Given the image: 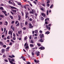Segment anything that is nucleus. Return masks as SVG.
<instances>
[{
    "label": "nucleus",
    "instance_id": "nucleus-1",
    "mask_svg": "<svg viewBox=\"0 0 64 64\" xmlns=\"http://www.w3.org/2000/svg\"><path fill=\"white\" fill-rule=\"evenodd\" d=\"M24 47L26 48V49H28L29 48L28 44H27V43H26L24 44Z\"/></svg>",
    "mask_w": 64,
    "mask_h": 64
},
{
    "label": "nucleus",
    "instance_id": "nucleus-63",
    "mask_svg": "<svg viewBox=\"0 0 64 64\" xmlns=\"http://www.w3.org/2000/svg\"><path fill=\"white\" fill-rule=\"evenodd\" d=\"M4 60L6 62H8V60Z\"/></svg>",
    "mask_w": 64,
    "mask_h": 64
},
{
    "label": "nucleus",
    "instance_id": "nucleus-23",
    "mask_svg": "<svg viewBox=\"0 0 64 64\" xmlns=\"http://www.w3.org/2000/svg\"><path fill=\"white\" fill-rule=\"evenodd\" d=\"M53 4H52L50 7V8L51 9H52V8H53Z\"/></svg>",
    "mask_w": 64,
    "mask_h": 64
},
{
    "label": "nucleus",
    "instance_id": "nucleus-24",
    "mask_svg": "<svg viewBox=\"0 0 64 64\" xmlns=\"http://www.w3.org/2000/svg\"><path fill=\"white\" fill-rule=\"evenodd\" d=\"M37 44L38 46H41V44L40 43H38Z\"/></svg>",
    "mask_w": 64,
    "mask_h": 64
},
{
    "label": "nucleus",
    "instance_id": "nucleus-50",
    "mask_svg": "<svg viewBox=\"0 0 64 64\" xmlns=\"http://www.w3.org/2000/svg\"><path fill=\"white\" fill-rule=\"evenodd\" d=\"M23 30H26V28H25V27H24L23 28Z\"/></svg>",
    "mask_w": 64,
    "mask_h": 64
},
{
    "label": "nucleus",
    "instance_id": "nucleus-12",
    "mask_svg": "<svg viewBox=\"0 0 64 64\" xmlns=\"http://www.w3.org/2000/svg\"><path fill=\"white\" fill-rule=\"evenodd\" d=\"M4 25L7 26L8 25V22L7 21H6V22H4Z\"/></svg>",
    "mask_w": 64,
    "mask_h": 64
},
{
    "label": "nucleus",
    "instance_id": "nucleus-29",
    "mask_svg": "<svg viewBox=\"0 0 64 64\" xmlns=\"http://www.w3.org/2000/svg\"><path fill=\"white\" fill-rule=\"evenodd\" d=\"M38 30H36L35 31V33H36V34H37L38 33Z\"/></svg>",
    "mask_w": 64,
    "mask_h": 64
},
{
    "label": "nucleus",
    "instance_id": "nucleus-27",
    "mask_svg": "<svg viewBox=\"0 0 64 64\" xmlns=\"http://www.w3.org/2000/svg\"><path fill=\"white\" fill-rule=\"evenodd\" d=\"M30 42H31V43H32V44L34 43V41H33V40H31Z\"/></svg>",
    "mask_w": 64,
    "mask_h": 64
},
{
    "label": "nucleus",
    "instance_id": "nucleus-62",
    "mask_svg": "<svg viewBox=\"0 0 64 64\" xmlns=\"http://www.w3.org/2000/svg\"><path fill=\"white\" fill-rule=\"evenodd\" d=\"M13 36H14V37H15V34H13Z\"/></svg>",
    "mask_w": 64,
    "mask_h": 64
},
{
    "label": "nucleus",
    "instance_id": "nucleus-49",
    "mask_svg": "<svg viewBox=\"0 0 64 64\" xmlns=\"http://www.w3.org/2000/svg\"><path fill=\"white\" fill-rule=\"evenodd\" d=\"M29 38L30 39H32V36H31V35H30V36Z\"/></svg>",
    "mask_w": 64,
    "mask_h": 64
},
{
    "label": "nucleus",
    "instance_id": "nucleus-42",
    "mask_svg": "<svg viewBox=\"0 0 64 64\" xmlns=\"http://www.w3.org/2000/svg\"><path fill=\"white\" fill-rule=\"evenodd\" d=\"M32 56H34V53L33 52H32Z\"/></svg>",
    "mask_w": 64,
    "mask_h": 64
},
{
    "label": "nucleus",
    "instance_id": "nucleus-32",
    "mask_svg": "<svg viewBox=\"0 0 64 64\" xmlns=\"http://www.w3.org/2000/svg\"><path fill=\"white\" fill-rule=\"evenodd\" d=\"M11 59L10 58H8V60H9V62H10V61H11Z\"/></svg>",
    "mask_w": 64,
    "mask_h": 64
},
{
    "label": "nucleus",
    "instance_id": "nucleus-2",
    "mask_svg": "<svg viewBox=\"0 0 64 64\" xmlns=\"http://www.w3.org/2000/svg\"><path fill=\"white\" fill-rule=\"evenodd\" d=\"M29 14V13H28V12H26V19L28 17V18H29V17H28V15Z\"/></svg>",
    "mask_w": 64,
    "mask_h": 64
},
{
    "label": "nucleus",
    "instance_id": "nucleus-18",
    "mask_svg": "<svg viewBox=\"0 0 64 64\" xmlns=\"http://www.w3.org/2000/svg\"><path fill=\"white\" fill-rule=\"evenodd\" d=\"M12 11L13 13H15L17 12V10H12Z\"/></svg>",
    "mask_w": 64,
    "mask_h": 64
},
{
    "label": "nucleus",
    "instance_id": "nucleus-22",
    "mask_svg": "<svg viewBox=\"0 0 64 64\" xmlns=\"http://www.w3.org/2000/svg\"><path fill=\"white\" fill-rule=\"evenodd\" d=\"M40 19L42 20H43L44 19V18L42 16H41L40 17Z\"/></svg>",
    "mask_w": 64,
    "mask_h": 64
},
{
    "label": "nucleus",
    "instance_id": "nucleus-45",
    "mask_svg": "<svg viewBox=\"0 0 64 64\" xmlns=\"http://www.w3.org/2000/svg\"><path fill=\"white\" fill-rule=\"evenodd\" d=\"M9 48H10V47L8 46L6 48V49L7 50H9Z\"/></svg>",
    "mask_w": 64,
    "mask_h": 64
},
{
    "label": "nucleus",
    "instance_id": "nucleus-30",
    "mask_svg": "<svg viewBox=\"0 0 64 64\" xmlns=\"http://www.w3.org/2000/svg\"><path fill=\"white\" fill-rule=\"evenodd\" d=\"M13 43H15V41H14L12 39L10 40Z\"/></svg>",
    "mask_w": 64,
    "mask_h": 64
},
{
    "label": "nucleus",
    "instance_id": "nucleus-11",
    "mask_svg": "<svg viewBox=\"0 0 64 64\" xmlns=\"http://www.w3.org/2000/svg\"><path fill=\"white\" fill-rule=\"evenodd\" d=\"M2 52V53H4L5 52V50L4 49H2L1 50Z\"/></svg>",
    "mask_w": 64,
    "mask_h": 64
},
{
    "label": "nucleus",
    "instance_id": "nucleus-44",
    "mask_svg": "<svg viewBox=\"0 0 64 64\" xmlns=\"http://www.w3.org/2000/svg\"><path fill=\"white\" fill-rule=\"evenodd\" d=\"M26 6H24V8H25V9H26Z\"/></svg>",
    "mask_w": 64,
    "mask_h": 64
},
{
    "label": "nucleus",
    "instance_id": "nucleus-28",
    "mask_svg": "<svg viewBox=\"0 0 64 64\" xmlns=\"http://www.w3.org/2000/svg\"><path fill=\"white\" fill-rule=\"evenodd\" d=\"M12 39L13 40H16V37H13Z\"/></svg>",
    "mask_w": 64,
    "mask_h": 64
},
{
    "label": "nucleus",
    "instance_id": "nucleus-17",
    "mask_svg": "<svg viewBox=\"0 0 64 64\" xmlns=\"http://www.w3.org/2000/svg\"><path fill=\"white\" fill-rule=\"evenodd\" d=\"M30 47H34V44H30Z\"/></svg>",
    "mask_w": 64,
    "mask_h": 64
},
{
    "label": "nucleus",
    "instance_id": "nucleus-46",
    "mask_svg": "<svg viewBox=\"0 0 64 64\" xmlns=\"http://www.w3.org/2000/svg\"><path fill=\"white\" fill-rule=\"evenodd\" d=\"M14 22H15V21H13L11 23L12 24H14Z\"/></svg>",
    "mask_w": 64,
    "mask_h": 64
},
{
    "label": "nucleus",
    "instance_id": "nucleus-21",
    "mask_svg": "<svg viewBox=\"0 0 64 64\" xmlns=\"http://www.w3.org/2000/svg\"><path fill=\"white\" fill-rule=\"evenodd\" d=\"M20 25V24L19 22H18L16 25V26L17 27H18V26H19Z\"/></svg>",
    "mask_w": 64,
    "mask_h": 64
},
{
    "label": "nucleus",
    "instance_id": "nucleus-52",
    "mask_svg": "<svg viewBox=\"0 0 64 64\" xmlns=\"http://www.w3.org/2000/svg\"><path fill=\"white\" fill-rule=\"evenodd\" d=\"M4 37H5V35H2V38H4Z\"/></svg>",
    "mask_w": 64,
    "mask_h": 64
},
{
    "label": "nucleus",
    "instance_id": "nucleus-10",
    "mask_svg": "<svg viewBox=\"0 0 64 64\" xmlns=\"http://www.w3.org/2000/svg\"><path fill=\"white\" fill-rule=\"evenodd\" d=\"M2 13H4V14H6V13H7V12H6V11L5 10H4V11L2 10Z\"/></svg>",
    "mask_w": 64,
    "mask_h": 64
},
{
    "label": "nucleus",
    "instance_id": "nucleus-39",
    "mask_svg": "<svg viewBox=\"0 0 64 64\" xmlns=\"http://www.w3.org/2000/svg\"><path fill=\"white\" fill-rule=\"evenodd\" d=\"M21 13L22 14V16H24V13H23V12H21Z\"/></svg>",
    "mask_w": 64,
    "mask_h": 64
},
{
    "label": "nucleus",
    "instance_id": "nucleus-7",
    "mask_svg": "<svg viewBox=\"0 0 64 64\" xmlns=\"http://www.w3.org/2000/svg\"><path fill=\"white\" fill-rule=\"evenodd\" d=\"M18 20H19V21H21V16L20 15H18Z\"/></svg>",
    "mask_w": 64,
    "mask_h": 64
},
{
    "label": "nucleus",
    "instance_id": "nucleus-13",
    "mask_svg": "<svg viewBox=\"0 0 64 64\" xmlns=\"http://www.w3.org/2000/svg\"><path fill=\"white\" fill-rule=\"evenodd\" d=\"M3 43L2 42H0V46H3Z\"/></svg>",
    "mask_w": 64,
    "mask_h": 64
},
{
    "label": "nucleus",
    "instance_id": "nucleus-48",
    "mask_svg": "<svg viewBox=\"0 0 64 64\" xmlns=\"http://www.w3.org/2000/svg\"><path fill=\"white\" fill-rule=\"evenodd\" d=\"M33 2L34 3V4H36V5L37 4V3H36V2L35 1H34Z\"/></svg>",
    "mask_w": 64,
    "mask_h": 64
},
{
    "label": "nucleus",
    "instance_id": "nucleus-6",
    "mask_svg": "<svg viewBox=\"0 0 64 64\" xmlns=\"http://www.w3.org/2000/svg\"><path fill=\"white\" fill-rule=\"evenodd\" d=\"M36 54L37 56H40V52H36Z\"/></svg>",
    "mask_w": 64,
    "mask_h": 64
},
{
    "label": "nucleus",
    "instance_id": "nucleus-5",
    "mask_svg": "<svg viewBox=\"0 0 64 64\" xmlns=\"http://www.w3.org/2000/svg\"><path fill=\"white\" fill-rule=\"evenodd\" d=\"M39 49H40V50H44L45 49V47L43 46L39 48Z\"/></svg>",
    "mask_w": 64,
    "mask_h": 64
},
{
    "label": "nucleus",
    "instance_id": "nucleus-61",
    "mask_svg": "<svg viewBox=\"0 0 64 64\" xmlns=\"http://www.w3.org/2000/svg\"><path fill=\"white\" fill-rule=\"evenodd\" d=\"M12 61H14V59H12L11 60Z\"/></svg>",
    "mask_w": 64,
    "mask_h": 64
},
{
    "label": "nucleus",
    "instance_id": "nucleus-31",
    "mask_svg": "<svg viewBox=\"0 0 64 64\" xmlns=\"http://www.w3.org/2000/svg\"><path fill=\"white\" fill-rule=\"evenodd\" d=\"M12 33V32H11V31H10L8 32V34H10Z\"/></svg>",
    "mask_w": 64,
    "mask_h": 64
},
{
    "label": "nucleus",
    "instance_id": "nucleus-54",
    "mask_svg": "<svg viewBox=\"0 0 64 64\" xmlns=\"http://www.w3.org/2000/svg\"><path fill=\"white\" fill-rule=\"evenodd\" d=\"M18 5H20V6H21V4L19 3H18L17 4Z\"/></svg>",
    "mask_w": 64,
    "mask_h": 64
},
{
    "label": "nucleus",
    "instance_id": "nucleus-16",
    "mask_svg": "<svg viewBox=\"0 0 64 64\" xmlns=\"http://www.w3.org/2000/svg\"><path fill=\"white\" fill-rule=\"evenodd\" d=\"M10 17L11 18L12 20L13 19V16H11V15L10 16Z\"/></svg>",
    "mask_w": 64,
    "mask_h": 64
},
{
    "label": "nucleus",
    "instance_id": "nucleus-47",
    "mask_svg": "<svg viewBox=\"0 0 64 64\" xmlns=\"http://www.w3.org/2000/svg\"><path fill=\"white\" fill-rule=\"evenodd\" d=\"M18 22V20H17L15 22V24H17V23Z\"/></svg>",
    "mask_w": 64,
    "mask_h": 64
},
{
    "label": "nucleus",
    "instance_id": "nucleus-59",
    "mask_svg": "<svg viewBox=\"0 0 64 64\" xmlns=\"http://www.w3.org/2000/svg\"><path fill=\"white\" fill-rule=\"evenodd\" d=\"M10 38H9V36H8L7 37V39H9Z\"/></svg>",
    "mask_w": 64,
    "mask_h": 64
},
{
    "label": "nucleus",
    "instance_id": "nucleus-57",
    "mask_svg": "<svg viewBox=\"0 0 64 64\" xmlns=\"http://www.w3.org/2000/svg\"><path fill=\"white\" fill-rule=\"evenodd\" d=\"M46 13L47 14V15H48V10H47Z\"/></svg>",
    "mask_w": 64,
    "mask_h": 64
},
{
    "label": "nucleus",
    "instance_id": "nucleus-8",
    "mask_svg": "<svg viewBox=\"0 0 64 64\" xmlns=\"http://www.w3.org/2000/svg\"><path fill=\"white\" fill-rule=\"evenodd\" d=\"M46 29H48L49 30H50V27H48V25H46Z\"/></svg>",
    "mask_w": 64,
    "mask_h": 64
},
{
    "label": "nucleus",
    "instance_id": "nucleus-38",
    "mask_svg": "<svg viewBox=\"0 0 64 64\" xmlns=\"http://www.w3.org/2000/svg\"><path fill=\"white\" fill-rule=\"evenodd\" d=\"M28 24V22H25V25H27Z\"/></svg>",
    "mask_w": 64,
    "mask_h": 64
},
{
    "label": "nucleus",
    "instance_id": "nucleus-53",
    "mask_svg": "<svg viewBox=\"0 0 64 64\" xmlns=\"http://www.w3.org/2000/svg\"><path fill=\"white\" fill-rule=\"evenodd\" d=\"M29 20L30 21H32V19L31 18H30L29 19Z\"/></svg>",
    "mask_w": 64,
    "mask_h": 64
},
{
    "label": "nucleus",
    "instance_id": "nucleus-43",
    "mask_svg": "<svg viewBox=\"0 0 64 64\" xmlns=\"http://www.w3.org/2000/svg\"><path fill=\"white\" fill-rule=\"evenodd\" d=\"M45 24H46V25H47L48 24V23L47 22H45Z\"/></svg>",
    "mask_w": 64,
    "mask_h": 64
},
{
    "label": "nucleus",
    "instance_id": "nucleus-40",
    "mask_svg": "<svg viewBox=\"0 0 64 64\" xmlns=\"http://www.w3.org/2000/svg\"><path fill=\"white\" fill-rule=\"evenodd\" d=\"M27 36H26L24 37V39L25 40H26V39H27Z\"/></svg>",
    "mask_w": 64,
    "mask_h": 64
},
{
    "label": "nucleus",
    "instance_id": "nucleus-55",
    "mask_svg": "<svg viewBox=\"0 0 64 64\" xmlns=\"http://www.w3.org/2000/svg\"><path fill=\"white\" fill-rule=\"evenodd\" d=\"M3 58H5V57H6V56H5V55H3Z\"/></svg>",
    "mask_w": 64,
    "mask_h": 64
},
{
    "label": "nucleus",
    "instance_id": "nucleus-35",
    "mask_svg": "<svg viewBox=\"0 0 64 64\" xmlns=\"http://www.w3.org/2000/svg\"><path fill=\"white\" fill-rule=\"evenodd\" d=\"M50 3V0H48L46 2L47 4H49Z\"/></svg>",
    "mask_w": 64,
    "mask_h": 64
},
{
    "label": "nucleus",
    "instance_id": "nucleus-4",
    "mask_svg": "<svg viewBox=\"0 0 64 64\" xmlns=\"http://www.w3.org/2000/svg\"><path fill=\"white\" fill-rule=\"evenodd\" d=\"M29 28H30L31 29L32 28H33V26H32V24H31V23L29 24Z\"/></svg>",
    "mask_w": 64,
    "mask_h": 64
},
{
    "label": "nucleus",
    "instance_id": "nucleus-60",
    "mask_svg": "<svg viewBox=\"0 0 64 64\" xmlns=\"http://www.w3.org/2000/svg\"><path fill=\"white\" fill-rule=\"evenodd\" d=\"M44 14V13H41V15H42V16H43Z\"/></svg>",
    "mask_w": 64,
    "mask_h": 64
},
{
    "label": "nucleus",
    "instance_id": "nucleus-36",
    "mask_svg": "<svg viewBox=\"0 0 64 64\" xmlns=\"http://www.w3.org/2000/svg\"><path fill=\"white\" fill-rule=\"evenodd\" d=\"M0 6H4V5L3 4H0Z\"/></svg>",
    "mask_w": 64,
    "mask_h": 64
},
{
    "label": "nucleus",
    "instance_id": "nucleus-3",
    "mask_svg": "<svg viewBox=\"0 0 64 64\" xmlns=\"http://www.w3.org/2000/svg\"><path fill=\"white\" fill-rule=\"evenodd\" d=\"M18 34H20V36H22V31L21 30H20V31H18Z\"/></svg>",
    "mask_w": 64,
    "mask_h": 64
},
{
    "label": "nucleus",
    "instance_id": "nucleus-20",
    "mask_svg": "<svg viewBox=\"0 0 64 64\" xmlns=\"http://www.w3.org/2000/svg\"><path fill=\"white\" fill-rule=\"evenodd\" d=\"M43 37H44V34H42L40 36V38H42Z\"/></svg>",
    "mask_w": 64,
    "mask_h": 64
},
{
    "label": "nucleus",
    "instance_id": "nucleus-64",
    "mask_svg": "<svg viewBox=\"0 0 64 64\" xmlns=\"http://www.w3.org/2000/svg\"><path fill=\"white\" fill-rule=\"evenodd\" d=\"M31 64V63H30V62H27V64Z\"/></svg>",
    "mask_w": 64,
    "mask_h": 64
},
{
    "label": "nucleus",
    "instance_id": "nucleus-34",
    "mask_svg": "<svg viewBox=\"0 0 64 64\" xmlns=\"http://www.w3.org/2000/svg\"><path fill=\"white\" fill-rule=\"evenodd\" d=\"M12 30L13 31H14V30H15L14 29L15 28H14V27H13L12 28Z\"/></svg>",
    "mask_w": 64,
    "mask_h": 64
},
{
    "label": "nucleus",
    "instance_id": "nucleus-14",
    "mask_svg": "<svg viewBox=\"0 0 64 64\" xmlns=\"http://www.w3.org/2000/svg\"><path fill=\"white\" fill-rule=\"evenodd\" d=\"M30 14H33V13H34V10L32 9V11H30Z\"/></svg>",
    "mask_w": 64,
    "mask_h": 64
},
{
    "label": "nucleus",
    "instance_id": "nucleus-26",
    "mask_svg": "<svg viewBox=\"0 0 64 64\" xmlns=\"http://www.w3.org/2000/svg\"><path fill=\"white\" fill-rule=\"evenodd\" d=\"M0 17H1L2 18H3V17H4V15H1L0 14Z\"/></svg>",
    "mask_w": 64,
    "mask_h": 64
},
{
    "label": "nucleus",
    "instance_id": "nucleus-41",
    "mask_svg": "<svg viewBox=\"0 0 64 64\" xmlns=\"http://www.w3.org/2000/svg\"><path fill=\"white\" fill-rule=\"evenodd\" d=\"M10 58H12V56H8Z\"/></svg>",
    "mask_w": 64,
    "mask_h": 64
},
{
    "label": "nucleus",
    "instance_id": "nucleus-37",
    "mask_svg": "<svg viewBox=\"0 0 64 64\" xmlns=\"http://www.w3.org/2000/svg\"><path fill=\"white\" fill-rule=\"evenodd\" d=\"M2 46L4 48H6V45H4Z\"/></svg>",
    "mask_w": 64,
    "mask_h": 64
},
{
    "label": "nucleus",
    "instance_id": "nucleus-9",
    "mask_svg": "<svg viewBox=\"0 0 64 64\" xmlns=\"http://www.w3.org/2000/svg\"><path fill=\"white\" fill-rule=\"evenodd\" d=\"M39 41L40 42H44V40H43V39H40V40H39Z\"/></svg>",
    "mask_w": 64,
    "mask_h": 64
},
{
    "label": "nucleus",
    "instance_id": "nucleus-15",
    "mask_svg": "<svg viewBox=\"0 0 64 64\" xmlns=\"http://www.w3.org/2000/svg\"><path fill=\"white\" fill-rule=\"evenodd\" d=\"M11 8L12 9H17V8L13 6H10Z\"/></svg>",
    "mask_w": 64,
    "mask_h": 64
},
{
    "label": "nucleus",
    "instance_id": "nucleus-19",
    "mask_svg": "<svg viewBox=\"0 0 64 64\" xmlns=\"http://www.w3.org/2000/svg\"><path fill=\"white\" fill-rule=\"evenodd\" d=\"M49 33H50V32H49L48 31L47 32H45V34H49Z\"/></svg>",
    "mask_w": 64,
    "mask_h": 64
},
{
    "label": "nucleus",
    "instance_id": "nucleus-58",
    "mask_svg": "<svg viewBox=\"0 0 64 64\" xmlns=\"http://www.w3.org/2000/svg\"><path fill=\"white\" fill-rule=\"evenodd\" d=\"M47 6H48V7H49L50 6V5H49V4H48L46 5Z\"/></svg>",
    "mask_w": 64,
    "mask_h": 64
},
{
    "label": "nucleus",
    "instance_id": "nucleus-25",
    "mask_svg": "<svg viewBox=\"0 0 64 64\" xmlns=\"http://www.w3.org/2000/svg\"><path fill=\"white\" fill-rule=\"evenodd\" d=\"M0 9L2 10H4V8H3L2 7H0Z\"/></svg>",
    "mask_w": 64,
    "mask_h": 64
},
{
    "label": "nucleus",
    "instance_id": "nucleus-51",
    "mask_svg": "<svg viewBox=\"0 0 64 64\" xmlns=\"http://www.w3.org/2000/svg\"><path fill=\"white\" fill-rule=\"evenodd\" d=\"M9 44L10 45H12V42H10Z\"/></svg>",
    "mask_w": 64,
    "mask_h": 64
},
{
    "label": "nucleus",
    "instance_id": "nucleus-33",
    "mask_svg": "<svg viewBox=\"0 0 64 64\" xmlns=\"http://www.w3.org/2000/svg\"><path fill=\"white\" fill-rule=\"evenodd\" d=\"M20 26H21V27H23V26H22V22H21L20 23Z\"/></svg>",
    "mask_w": 64,
    "mask_h": 64
},
{
    "label": "nucleus",
    "instance_id": "nucleus-56",
    "mask_svg": "<svg viewBox=\"0 0 64 64\" xmlns=\"http://www.w3.org/2000/svg\"><path fill=\"white\" fill-rule=\"evenodd\" d=\"M40 33H43V32L42 31V30H40L39 31Z\"/></svg>",
    "mask_w": 64,
    "mask_h": 64
}]
</instances>
